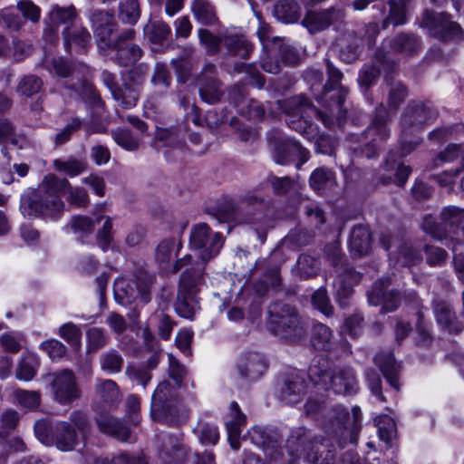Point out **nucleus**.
<instances>
[{"instance_id":"obj_61","label":"nucleus","mask_w":464,"mask_h":464,"mask_svg":"<svg viewBox=\"0 0 464 464\" xmlns=\"http://www.w3.org/2000/svg\"><path fill=\"white\" fill-rule=\"evenodd\" d=\"M168 374L169 378L175 382L176 386L180 387L183 384L184 379L188 375V370L185 365L181 364L171 353L168 354Z\"/></svg>"},{"instance_id":"obj_56","label":"nucleus","mask_w":464,"mask_h":464,"mask_svg":"<svg viewBox=\"0 0 464 464\" xmlns=\"http://www.w3.org/2000/svg\"><path fill=\"white\" fill-rule=\"evenodd\" d=\"M102 219H104V222L97 233V241L98 246L105 252L111 246L113 241L112 220L110 217L101 216L97 218L95 223H99Z\"/></svg>"},{"instance_id":"obj_15","label":"nucleus","mask_w":464,"mask_h":464,"mask_svg":"<svg viewBox=\"0 0 464 464\" xmlns=\"http://www.w3.org/2000/svg\"><path fill=\"white\" fill-rule=\"evenodd\" d=\"M160 458L168 464H179L186 460H192L194 464H215L212 452L190 455L177 437L169 436L163 442L160 452Z\"/></svg>"},{"instance_id":"obj_34","label":"nucleus","mask_w":464,"mask_h":464,"mask_svg":"<svg viewBox=\"0 0 464 464\" xmlns=\"http://www.w3.org/2000/svg\"><path fill=\"white\" fill-rule=\"evenodd\" d=\"M349 246L351 252L357 256H364L371 249V235L367 227L355 226L351 233Z\"/></svg>"},{"instance_id":"obj_38","label":"nucleus","mask_w":464,"mask_h":464,"mask_svg":"<svg viewBox=\"0 0 464 464\" xmlns=\"http://www.w3.org/2000/svg\"><path fill=\"white\" fill-rule=\"evenodd\" d=\"M181 243L173 238L163 239L157 246L155 259L162 269L169 268V263L178 254Z\"/></svg>"},{"instance_id":"obj_43","label":"nucleus","mask_w":464,"mask_h":464,"mask_svg":"<svg viewBox=\"0 0 464 464\" xmlns=\"http://www.w3.org/2000/svg\"><path fill=\"white\" fill-rule=\"evenodd\" d=\"M111 49L116 51L115 62L124 67L134 64L142 56V50L135 44H126Z\"/></svg>"},{"instance_id":"obj_31","label":"nucleus","mask_w":464,"mask_h":464,"mask_svg":"<svg viewBox=\"0 0 464 464\" xmlns=\"http://www.w3.org/2000/svg\"><path fill=\"white\" fill-rule=\"evenodd\" d=\"M305 381L297 374L289 376L281 390L280 398L286 404L299 402L305 392Z\"/></svg>"},{"instance_id":"obj_39","label":"nucleus","mask_w":464,"mask_h":464,"mask_svg":"<svg viewBox=\"0 0 464 464\" xmlns=\"http://www.w3.org/2000/svg\"><path fill=\"white\" fill-rule=\"evenodd\" d=\"M374 362L391 386L398 390L397 366L393 354L392 353H381L375 356Z\"/></svg>"},{"instance_id":"obj_51","label":"nucleus","mask_w":464,"mask_h":464,"mask_svg":"<svg viewBox=\"0 0 464 464\" xmlns=\"http://www.w3.org/2000/svg\"><path fill=\"white\" fill-rule=\"evenodd\" d=\"M69 420L81 438L85 440L92 431V422L88 414L83 411H73Z\"/></svg>"},{"instance_id":"obj_21","label":"nucleus","mask_w":464,"mask_h":464,"mask_svg":"<svg viewBox=\"0 0 464 464\" xmlns=\"http://www.w3.org/2000/svg\"><path fill=\"white\" fill-rule=\"evenodd\" d=\"M318 437H314L304 427L295 428L291 431V434L286 440V450L288 453V459L284 458V461L281 464H291L295 459L306 457V453L312 450L314 440Z\"/></svg>"},{"instance_id":"obj_63","label":"nucleus","mask_w":464,"mask_h":464,"mask_svg":"<svg viewBox=\"0 0 464 464\" xmlns=\"http://www.w3.org/2000/svg\"><path fill=\"white\" fill-rule=\"evenodd\" d=\"M60 336L64 339L72 347L78 350L81 347L82 331L72 324H64L59 329Z\"/></svg>"},{"instance_id":"obj_22","label":"nucleus","mask_w":464,"mask_h":464,"mask_svg":"<svg viewBox=\"0 0 464 464\" xmlns=\"http://www.w3.org/2000/svg\"><path fill=\"white\" fill-rule=\"evenodd\" d=\"M199 96L207 103L218 102L224 94L221 82L216 77V66L208 64L204 67L198 80Z\"/></svg>"},{"instance_id":"obj_37","label":"nucleus","mask_w":464,"mask_h":464,"mask_svg":"<svg viewBox=\"0 0 464 464\" xmlns=\"http://www.w3.org/2000/svg\"><path fill=\"white\" fill-rule=\"evenodd\" d=\"M311 344L319 351H331L334 347V334L332 330L324 324H314Z\"/></svg>"},{"instance_id":"obj_10","label":"nucleus","mask_w":464,"mask_h":464,"mask_svg":"<svg viewBox=\"0 0 464 464\" xmlns=\"http://www.w3.org/2000/svg\"><path fill=\"white\" fill-rule=\"evenodd\" d=\"M278 107L283 112L293 118H298V121H292L289 124L292 129L302 132L306 125V121H302L304 117L314 116L326 126L331 127L334 123V115H328L317 110L310 102L303 95L290 97L288 99L278 101Z\"/></svg>"},{"instance_id":"obj_50","label":"nucleus","mask_w":464,"mask_h":464,"mask_svg":"<svg viewBox=\"0 0 464 464\" xmlns=\"http://www.w3.org/2000/svg\"><path fill=\"white\" fill-rule=\"evenodd\" d=\"M125 374L131 382L142 386L143 389H146L152 379V373L144 368L142 364L129 363L126 367Z\"/></svg>"},{"instance_id":"obj_59","label":"nucleus","mask_w":464,"mask_h":464,"mask_svg":"<svg viewBox=\"0 0 464 464\" xmlns=\"http://www.w3.org/2000/svg\"><path fill=\"white\" fill-rule=\"evenodd\" d=\"M390 6L389 14L382 21V28L386 29L390 24L394 26L403 24L406 22V8L396 4L394 1H388Z\"/></svg>"},{"instance_id":"obj_41","label":"nucleus","mask_w":464,"mask_h":464,"mask_svg":"<svg viewBox=\"0 0 464 464\" xmlns=\"http://www.w3.org/2000/svg\"><path fill=\"white\" fill-rule=\"evenodd\" d=\"M222 44L231 55L246 59L253 51V45L242 35H226L222 37Z\"/></svg>"},{"instance_id":"obj_35","label":"nucleus","mask_w":464,"mask_h":464,"mask_svg":"<svg viewBox=\"0 0 464 464\" xmlns=\"http://www.w3.org/2000/svg\"><path fill=\"white\" fill-rule=\"evenodd\" d=\"M357 280L354 271L344 268L343 272L339 274L334 280V287L336 288V298L340 305H346V299L353 293V283Z\"/></svg>"},{"instance_id":"obj_11","label":"nucleus","mask_w":464,"mask_h":464,"mask_svg":"<svg viewBox=\"0 0 464 464\" xmlns=\"http://www.w3.org/2000/svg\"><path fill=\"white\" fill-rule=\"evenodd\" d=\"M267 140L272 148L273 158L277 164L285 165L292 158L297 157L299 168L309 160V151L306 149L277 130H271Z\"/></svg>"},{"instance_id":"obj_57","label":"nucleus","mask_w":464,"mask_h":464,"mask_svg":"<svg viewBox=\"0 0 464 464\" xmlns=\"http://www.w3.org/2000/svg\"><path fill=\"white\" fill-rule=\"evenodd\" d=\"M53 166L56 170L72 177L77 176L86 169V163L77 159H68L67 160L57 159L53 161Z\"/></svg>"},{"instance_id":"obj_7","label":"nucleus","mask_w":464,"mask_h":464,"mask_svg":"<svg viewBox=\"0 0 464 464\" xmlns=\"http://www.w3.org/2000/svg\"><path fill=\"white\" fill-rule=\"evenodd\" d=\"M155 276L142 267L133 272V279L120 277L115 280L113 294L115 301L121 305H130L137 299L143 304L151 300V290Z\"/></svg>"},{"instance_id":"obj_49","label":"nucleus","mask_w":464,"mask_h":464,"mask_svg":"<svg viewBox=\"0 0 464 464\" xmlns=\"http://www.w3.org/2000/svg\"><path fill=\"white\" fill-rule=\"evenodd\" d=\"M464 218V211L457 207H447L440 212V220L442 226L447 229L449 226L450 230L448 231V237L450 233H456L458 226L462 222Z\"/></svg>"},{"instance_id":"obj_23","label":"nucleus","mask_w":464,"mask_h":464,"mask_svg":"<svg viewBox=\"0 0 464 464\" xmlns=\"http://www.w3.org/2000/svg\"><path fill=\"white\" fill-rule=\"evenodd\" d=\"M324 417H327L333 425L337 426L338 434H336L334 440L341 448L347 444L348 439L350 443H357L358 431L355 429L347 430L344 426L350 417L348 411L344 407L336 405L332 409H327Z\"/></svg>"},{"instance_id":"obj_54","label":"nucleus","mask_w":464,"mask_h":464,"mask_svg":"<svg viewBox=\"0 0 464 464\" xmlns=\"http://www.w3.org/2000/svg\"><path fill=\"white\" fill-rule=\"evenodd\" d=\"M111 135L115 142L124 150L134 151L140 147V140L130 130L117 129L112 130Z\"/></svg>"},{"instance_id":"obj_45","label":"nucleus","mask_w":464,"mask_h":464,"mask_svg":"<svg viewBox=\"0 0 464 464\" xmlns=\"http://www.w3.org/2000/svg\"><path fill=\"white\" fill-rule=\"evenodd\" d=\"M140 16L138 0H121L119 5V19L128 24H135Z\"/></svg>"},{"instance_id":"obj_32","label":"nucleus","mask_w":464,"mask_h":464,"mask_svg":"<svg viewBox=\"0 0 464 464\" xmlns=\"http://www.w3.org/2000/svg\"><path fill=\"white\" fill-rule=\"evenodd\" d=\"M304 459L311 464H333L335 459L334 445L324 439H315Z\"/></svg>"},{"instance_id":"obj_14","label":"nucleus","mask_w":464,"mask_h":464,"mask_svg":"<svg viewBox=\"0 0 464 464\" xmlns=\"http://www.w3.org/2000/svg\"><path fill=\"white\" fill-rule=\"evenodd\" d=\"M326 72L328 80L324 86V95L322 99H324L328 92H334L330 96V114H333L339 121H342L345 118L346 108H344V103L348 97L349 90L340 84L343 79V72L328 60L326 61Z\"/></svg>"},{"instance_id":"obj_18","label":"nucleus","mask_w":464,"mask_h":464,"mask_svg":"<svg viewBox=\"0 0 464 464\" xmlns=\"http://www.w3.org/2000/svg\"><path fill=\"white\" fill-rule=\"evenodd\" d=\"M345 15L343 8L333 6L319 12H308L303 24L311 34H315L331 25L339 28L344 23Z\"/></svg>"},{"instance_id":"obj_36","label":"nucleus","mask_w":464,"mask_h":464,"mask_svg":"<svg viewBox=\"0 0 464 464\" xmlns=\"http://www.w3.org/2000/svg\"><path fill=\"white\" fill-rule=\"evenodd\" d=\"M140 93V84L124 82L112 95L113 99L124 109L136 106Z\"/></svg>"},{"instance_id":"obj_44","label":"nucleus","mask_w":464,"mask_h":464,"mask_svg":"<svg viewBox=\"0 0 464 464\" xmlns=\"http://www.w3.org/2000/svg\"><path fill=\"white\" fill-rule=\"evenodd\" d=\"M124 363L122 355L114 349H111L100 356L101 369L109 373H118L121 371Z\"/></svg>"},{"instance_id":"obj_64","label":"nucleus","mask_w":464,"mask_h":464,"mask_svg":"<svg viewBox=\"0 0 464 464\" xmlns=\"http://www.w3.org/2000/svg\"><path fill=\"white\" fill-rule=\"evenodd\" d=\"M95 227V221L85 216H76L72 218V231L79 237H83L92 233Z\"/></svg>"},{"instance_id":"obj_52","label":"nucleus","mask_w":464,"mask_h":464,"mask_svg":"<svg viewBox=\"0 0 464 464\" xmlns=\"http://www.w3.org/2000/svg\"><path fill=\"white\" fill-rule=\"evenodd\" d=\"M38 362L33 355L24 356L18 362L15 376L22 381H31L37 372Z\"/></svg>"},{"instance_id":"obj_25","label":"nucleus","mask_w":464,"mask_h":464,"mask_svg":"<svg viewBox=\"0 0 464 464\" xmlns=\"http://www.w3.org/2000/svg\"><path fill=\"white\" fill-rule=\"evenodd\" d=\"M237 369L243 378L256 381L266 371L267 362L261 353H246L241 356Z\"/></svg>"},{"instance_id":"obj_1","label":"nucleus","mask_w":464,"mask_h":464,"mask_svg":"<svg viewBox=\"0 0 464 464\" xmlns=\"http://www.w3.org/2000/svg\"><path fill=\"white\" fill-rule=\"evenodd\" d=\"M70 183L53 174L44 178L37 188L31 189L21 198L20 209L24 216L59 219L65 208L62 197L68 192Z\"/></svg>"},{"instance_id":"obj_24","label":"nucleus","mask_w":464,"mask_h":464,"mask_svg":"<svg viewBox=\"0 0 464 464\" xmlns=\"http://www.w3.org/2000/svg\"><path fill=\"white\" fill-rule=\"evenodd\" d=\"M51 27L45 29L44 36L50 41L56 38V30L60 25H63V29H71L78 24L76 10L73 5L68 7L54 6L49 13Z\"/></svg>"},{"instance_id":"obj_30","label":"nucleus","mask_w":464,"mask_h":464,"mask_svg":"<svg viewBox=\"0 0 464 464\" xmlns=\"http://www.w3.org/2000/svg\"><path fill=\"white\" fill-rule=\"evenodd\" d=\"M62 34L67 51H71L72 47L82 51L91 44L92 37L90 33L79 23L71 29H63Z\"/></svg>"},{"instance_id":"obj_19","label":"nucleus","mask_w":464,"mask_h":464,"mask_svg":"<svg viewBox=\"0 0 464 464\" xmlns=\"http://www.w3.org/2000/svg\"><path fill=\"white\" fill-rule=\"evenodd\" d=\"M393 53L401 54L403 56H411L417 53L420 49V40L412 34L401 33L393 37L387 38L382 43V50L376 53V59L379 63H384L387 50Z\"/></svg>"},{"instance_id":"obj_26","label":"nucleus","mask_w":464,"mask_h":464,"mask_svg":"<svg viewBox=\"0 0 464 464\" xmlns=\"http://www.w3.org/2000/svg\"><path fill=\"white\" fill-rule=\"evenodd\" d=\"M81 436L68 421L56 423L53 431V440L62 451H70L76 448L80 442Z\"/></svg>"},{"instance_id":"obj_5","label":"nucleus","mask_w":464,"mask_h":464,"mask_svg":"<svg viewBox=\"0 0 464 464\" xmlns=\"http://www.w3.org/2000/svg\"><path fill=\"white\" fill-rule=\"evenodd\" d=\"M268 327L277 337L292 343L304 340L307 327L295 307L279 301L268 307Z\"/></svg>"},{"instance_id":"obj_6","label":"nucleus","mask_w":464,"mask_h":464,"mask_svg":"<svg viewBox=\"0 0 464 464\" xmlns=\"http://www.w3.org/2000/svg\"><path fill=\"white\" fill-rule=\"evenodd\" d=\"M189 244L192 248L198 250L199 257L202 260L200 263L205 267V263L218 254L223 245V237L218 232L212 233L206 223H200L191 228ZM198 263H192L191 256L188 255L177 260L171 266L170 272L175 274L183 267L190 269Z\"/></svg>"},{"instance_id":"obj_62","label":"nucleus","mask_w":464,"mask_h":464,"mask_svg":"<svg viewBox=\"0 0 464 464\" xmlns=\"http://www.w3.org/2000/svg\"><path fill=\"white\" fill-rule=\"evenodd\" d=\"M422 257L419 251H417L411 245L404 244L398 251V262L403 266L411 267L419 264Z\"/></svg>"},{"instance_id":"obj_33","label":"nucleus","mask_w":464,"mask_h":464,"mask_svg":"<svg viewBox=\"0 0 464 464\" xmlns=\"http://www.w3.org/2000/svg\"><path fill=\"white\" fill-rule=\"evenodd\" d=\"M231 420L227 422L228 440L234 450L239 449L241 429L246 424V416L236 401L230 404Z\"/></svg>"},{"instance_id":"obj_2","label":"nucleus","mask_w":464,"mask_h":464,"mask_svg":"<svg viewBox=\"0 0 464 464\" xmlns=\"http://www.w3.org/2000/svg\"><path fill=\"white\" fill-rule=\"evenodd\" d=\"M264 200L255 194H247L238 202L227 200L219 206L217 219L220 223L250 225L259 237L264 238L266 230L272 227V219L264 210Z\"/></svg>"},{"instance_id":"obj_60","label":"nucleus","mask_w":464,"mask_h":464,"mask_svg":"<svg viewBox=\"0 0 464 464\" xmlns=\"http://www.w3.org/2000/svg\"><path fill=\"white\" fill-rule=\"evenodd\" d=\"M275 12L277 18L282 20L284 23H294L297 21L299 17L298 6L286 0L280 1L276 5Z\"/></svg>"},{"instance_id":"obj_27","label":"nucleus","mask_w":464,"mask_h":464,"mask_svg":"<svg viewBox=\"0 0 464 464\" xmlns=\"http://www.w3.org/2000/svg\"><path fill=\"white\" fill-rule=\"evenodd\" d=\"M433 310L437 323L449 333L459 334L462 330L451 305L444 300H435Z\"/></svg>"},{"instance_id":"obj_17","label":"nucleus","mask_w":464,"mask_h":464,"mask_svg":"<svg viewBox=\"0 0 464 464\" xmlns=\"http://www.w3.org/2000/svg\"><path fill=\"white\" fill-rule=\"evenodd\" d=\"M249 438L254 444L263 449L270 459L269 464H281L284 461V453L279 448L282 437L276 430L254 427L249 431Z\"/></svg>"},{"instance_id":"obj_20","label":"nucleus","mask_w":464,"mask_h":464,"mask_svg":"<svg viewBox=\"0 0 464 464\" xmlns=\"http://www.w3.org/2000/svg\"><path fill=\"white\" fill-rule=\"evenodd\" d=\"M91 21L98 48L103 52L111 50L113 47L111 34L117 27L113 14L106 11L95 10L91 15Z\"/></svg>"},{"instance_id":"obj_55","label":"nucleus","mask_w":464,"mask_h":464,"mask_svg":"<svg viewBox=\"0 0 464 464\" xmlns=\"http://www.w3.org/2000/svg\"><path fill=\"white\" fill-rule=\"evenodd\" d=\"M363 34L359 32L361 38L360 43H357L355 46L351 49V54L348 57V61H354L358 56L357 49L360 44L366 43L369 46H372L375 43V38L379 34V27L376 23H369L363 27Z\"/></svg>"},{"instance_id":"obj_47","label":"nucleus","mask_w":464,"mask_h":464,"mask_svg":"<svg viewBox=\"0 0 464 464\" xmlns=\"http://www.w3.org/2000/svg\"><path fill=\"white\" fill-rule=\"evenodd\" d=\"M192 12L196 19L203 24H211L217 20L214 8L207 0H194Z\"/></svg>"},{"instance_id":"obj_9","label":"nucleus","mask_w":464,"mask_h":464,"mask_svg":"<svg viewBox=\"0 0 464 464\" xmlns=\"http://www.w3.org/2000/svg\"><path fill=\"white\" fill-rule=\"evenodd\" d=\"M391 114L382 102L376 108L375 114L371 124L362 133L365 140L362 153L368 159L377 155L381 146L389 139L391 130L388 122Z\"/></svg>"},{"instance_id":"obj_53","label":"nucleus","mask_w":464,"mask_h":464,"mask_svg":"<svg viewBox=\"0 0 464 464\" xmlns=\"http://www.w3.org/2000/svg\"><path fill=\"white\" fill-rule=\"evenodd\" d=\"M202 444L215 445L219 439V432L216 425L203 420L198 421L194 429Z\"/></svg>"},{"instance_id":"obj_46","label":"nucleus","mask_w":464,"mask_h":464,"mask_svg":"<svg viewBox=\"0 0 464 464\" xmlns=\"http://www.w3.org/2000/svg\"><path fill=\"white\" fill-rule=\"evenodd\" d=\"M296 267L300 277L307 279L317 276L320 271V261L309 254H302L298 257Z\"/></svg>"},{"instance_id":"obj_40","label":"nucleus","mask_w":464,"mask_h":464,"mask_svg":"<svg viewBox=\"0 0 464 464\" xmlns=\"http://www.w3.org/2000/svg\"><path fill=\"white\" fill-rule=\"evenodd\" d=\"M387 89V111L390 112L397 111L407 96V88L400 81L386 80Z\"/></svg>"},{"instance_id":"obj_8","label":"nucleus","mask_w":464,"mask_h":464,"mask_svg":"<svg viewBox=\"0 0 464 464\" xmlns=\"http://www.w3.org/2000/svg\"><path fill=\"white\" fill-rule=\"evenodd\" d=\"M204 266L201 263L196 264L190 269H186L181 275L177 295L175 309L179 315L192 319L198 309L196 300L198 287L203 281Z\"/></svg>"},{"instance_id":"obj_48","label":"nucleus","mask_w":464,"mask_h":464,"mask_svg":"<svg viewBox=\"0 0 464 464\" xmlns=\"http://www.w3.org/2000/svg\"><path fill=\"white\" fill-rule=\"evenodd\" d=\"M396 156L395 152H389L385 162V169L388 171H394L396 183L399 186H403L410 176L411 169L409 166H404L398 162Z\"/></svg>"},{"instance_id":"obj_58","label":"nucleus","mask_w":464,"mask_h":464,"mask_svg":"<svg viewBox=\"0 0 464 464\" xmlns=\"http://www.w3.org/2000/svg\"><path fill=\"white\" fill-rule=\"evenodd\" d=\"M101 464H148L143 453L121 452L111 459L105 458Z\"/></svg>"},{"instance_id":"obj_42","label":"nucleus","mask_w":464,"mask_h":464,"mask_svg":"<svg viewBox=\"0 0 464 464\" xmlns=\"http://www.w3.org/2000/svg\"><path fill=\"white\" fill-rule=\"evenodd\" d=\"M310 186L318 193H324L335 186L334 173L328 169H316L310 177Z\"/></svg>"},{"instance_id":"obj_28","label":"nucleus","mask_w":464,"mask_h":464,"mask_svg":"<svg viewBox=\"0 0 464 464\" xmlns=\"http://www.w3.org/2000/svg\"><path fill=\"white\" fill-rule=\"evenodd\" d=\"M96 423L102 433L112 436L121 441H127L130 438V429L121 420L110 414L101 413L96 418Z\"/></svg>"},{"instance_id":"obj_3","label":"nucleus","mask_w":464,"mask_h":464,"mask_svg":"<svg viewBox=\"0 0 464 464\" xmlns=\"http://www.w3.org/2000/svg\"><path fill=\"white\" fill-rule=\"evenodd\" d=\"M310 381L320 389L333 390L338 394H352L358 391L354 370L350 366L332 368L324 357H316L308 369Z\"/></svg>"},{"instance_id":"obj_12","label":"nucleus","mask_w":464,"mask_h":464,"mask_svg":"<svg viewBox=\"0 0 464 464\" xmlns=\"http://www.w3.org/2000/svg\"><path fill=\"white\" fill-rule=\"evenodd\" d=\"M438 116L437 110L427 102L411 101L405 107L401 115V127L402 139L424 125L432 123Z\"/></svg>"},{"instance_id":"obj_29","label":"nucleus","mask_w":464,"mask_h":464,"mask_svg":"<svg viewBox=\"0 0 464 464\" xmlns=\"http://www.w3.org/2000/svg\"><path fill=\"white\" fill-rule=\"evenodd\" d=\"M95 398L105 407L118 404L121 400V394L118 384L112 380H97L94 387Z\"/></svg>"},{"instance_id":"obj_4","label":"nucleus","mask_w":464,"mask_h":464,"mask_svg":"<svg viewBox=\"0 0 464 464\" xmlns=\"http://www.w3.org/2000/svg\"><path fill=\"white\" fill-rule=\"evenodd\" d=\"M178 388L169 381L158 384L151 397L150 414L154 420L177 426L188 420V412L179 401Z\"/></svg>"},{"instance_id":"obj_16","label":"nucleus","mask_w":464,"mask_h":464,"mask_svg":"<svg viewBox=\"0 0 464 464\" xmlns=\"http://www.w3.org/2000/svg\"><path fill=\"white\" fill-rule=\"evenodd\" d=\"M51 377V392L56 402L68 405L81 397V390L72 371L62 370L53 373Z\"/></svg>"},{"instance_id":"obj_13","label":"nucleus","mask_w":464,"mask_h":464,"mask_svg":"<svg viewBox=\"0 0 464 464\" xmlns=\"http://www.w3.org/2000/svg\"><path fill=\"white\" fill-rule=\"evenodd\" d=\"M419 24L426 28L430 33L442 41L460 39L463 30L460 25L450 20V15L444 12L437 13L425 9L420 17Z\"/></svg>"}]
</instances>
